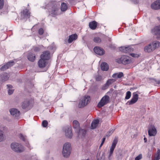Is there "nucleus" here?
I'll return each instance as SVG.
<instances>
[{
  "mask_svg": "<svg viewBox=\"0 0 160 160\" xmlns=\"http://www.w3.org/2000/svg\"><path fill=\"white\" fill-rule=\"evenodd\" d=\"M42 8L44 9L47 8L52 17H54L57 14L58 11L59 10V8L57 5L53 2H51L48 4L46 7H42Z\"/></svg>",
  "mask_w": 160,
  "mask_h": 160,
  "instance_id": "nucleus-1",
  "label": "nucleus"
},
{
  "mask_svg": "<svg viewBox=\"0 0 160 160\" xmlns=\"http://www.w3.org/2000/svg\"><path fill=\"white\" fill-rule=\"evenodd\" d=\"M71 148V144L69 142L65 143L63 146L62 151V154L66 158H68L70 155Z\"/></svg>",
  "mask_w": 160,
  "mask_h": 160,
  "instance_id": "nucleus-2",
  "label": "nucleus"
},
{
  "mask_svg": "<svg viewBox=\"0 0 160 160\" xmlns=\"http://www.w3.org/2000/svg\"><path fill=\"white\" fill-rule=\"evenodd\" d=\"M11 148L13 151L17 152L20 153L24 151L23 146L17 143H12L11 144Z\"/></svg>",
  "mask_w": 160,
  "mask_h": 160,
  "instance_id": "nucleus-3",
  "label": "nucleus"
},
{
  "mask_svg": "<svg viewBox=\"0 0 160 160\" xmlns=\"http://www.w3.org/2000/svg\"><path fill=\"white\" fill-rule=\"evenodd\" d=\"M109 101V97L108 95L103 97L98 104V107L101 108L108 103Z\"/></svg>",
  "mask_w": 160,
  "mask_h": 160,
  "instance_id": "nucleus-4",
  "label": "nucleus"
},
{
  "mask_svg": "<svg viewBox=\"0 0 160 160\" xmlns=\"http://www.w3.org/2000/svg\"><path fill=\"white\" fill-rule=\"evenodd\" d=\"M118 142V139L117 138H115L113 140L110 148L109 154L108 156V158L110 159V157L112 156L114 150Z\"/></svg>",
  "mask_w": 160,
  "mask_h": 160,
  "instance_id": "nucleus-5",
  "label": "nucleus"
},
{
  "mask_svg": "<svg viewBox=\"0 0 160 160\" xmlns=\"http://www.w3.org/2000/svg\"><path fill=\"white\" fill-rule=\"evenodd\" d=\"M148 133L150 136H155L157 134V130L153 125H150L148 127Z\"/></svg>",
  "mask_w": 160,
  "mask_h": 160,
  "instance_id": "nucleus-6",
  "label": "nucleus"
},
{
  "mask_svg": "<svg viewBox=\"0 0 160 160\" xmlns=\"http://www.w3.org/2000/svg\"><path fill=\"white\" fill-rule=\"evenodd\" d=\"M30 12L27 9L23 10L22 12H21V17L22 19L27 20L29 18L30 16Z\"/></svg>",
  "mask_w": 160,
  "mask_h": 160,
  "instance_id": "nucleus-7",
  "label": "nucleus"
},
{
  "mask_svg": "<svg viewBox=\"0 0 160 160\" xmlns=\"http://www.w3.org/2000/svg\"><path fill=\"white\" fill-rule=\"evenodd\" d=\"M138 99V95L136 92L133 93V96L131 99L128 101L127 104L128 103L129 105H131L136 103Z\"/></svg>",
  "mask_w": 160,
  "mask_h": 160,
  "instance_id": "nucleus-8",
  "label": "nucleus"
},
{
  "mask_svg": "<svg viewBox=\"0 0 160 160\" xmlns=\"http://www.w3.org/2000/svg\"><path fill=\"white\" fill-rule=\"evenodd\" d=\"M129 58V57L128 56L123 55L121 57L120 61L123 64H127L130 63L131 62V60Z\"/></svg>",
  "mask_w": 160,
  "mask_h": 160,
  "instance_id": "nucleus-9",
  "label": "nucleus"
},
{
  "mask_svg": "<svg viewBox=\"0 0 160 160\" xmlns=\"http://www.w3.org/2000/svg\"><path fill=\"white\" fill-rule=\"evenodd\" d=\"M152 31L153 34L157 36V38H160V25L155 26Z\"/></svg>",
  "mask_w": 160,
  "mask_h": 160,
  "instance_id": "nucleus-10",
  "label": "nucleus"
},
{
  "mask_svg": "<svg viewBox=\"0 0 160 160\" xmlns=\"http://www.w3.org/2000/svg\"><path fill=\"white\" fill-rule=\"evenodd\" d=\"M40 58L46 61L48 60L50 58V52L48 51H44L41 55Z\"/></svg>",
  "mask_w": 160,
  "mask_h": 160,
  "instance_id": "nucleus-11",
  "label": "nucleus"
},
{
  "mask_svg": "<svg viewBox=\"0 0 160 160\" xmlns=\"http://www.w3.org/2000/svg\"><path fill=\"white\" fill-rule=\"evenodd\" d=\"M93 50L95 53L99 55H102L104 53V50L99 47H95L93 49Z\"/></svg>",
  "mask_w": 160,
  "mask_h": 160,
  "instance_id": "nucleus-12",
  "label": "nucleus"
},
{
  "mask_svg": "<svg viewBox=\"0 0 160 160\" xmlns=\"http://www.w3.org/2000/svg\"><path fill=\"white\" fill-rule=\"evenodd\" d=\"M115 81L116 80L113 79H108L107 81L106 82L102 87V89L103 90H105L106 89L108 88L110 85H111L112 83L115 82Z\"/></svg>",
  "mask_w": 160,
  "mask_h": 160,
  "instance_id": "nucleus-13",
  "label": "nucleus"
},
{
  "mask_svg": "<svg viewBox=\"0 0 160 160\" xmlns=\"http://www.w3.org/2000/svg\"><path fill=\"white\" fill-rule=\"evenodd\" d=\"M151 7L154 10L160 9V0H158L153 2L151 4Z\"/></svg>",
  "mask_w": 160,
  "mask_h": 160,
  "instance_id": "nucleus-14",
  "label": "nucleus"
},
{
  "mask_svg": "<svg viewBox=\"0 0 160 160\" xmlns=\"http://www.w3.org/2000/svg\"><path fill=\"white\" fill-rule=\"evenodd\" d=\"M119 50L120 51L125 53L133 51V49L131 48L130 46L128 47H125L124 46L121 47L119 48Z\"/></svg>",
  "mask_w": 160,
  "mask_h": 160,
  "instance_id": "nucleus-15",
  "label": "nucleus"
},
{
  "mask_svg": "<svg viewBox=\"0 0 160 160\" xmlns=\"http://www.w3.org/2000/svg\"><path fill=\"white\" fill-rule=\"evenodd\" d=\"M11 114L15 117H18L20 115V112L17 109L13 108L10 110Z\"/></svg>",
  "mask_w": 160,
  "mask_h": 160,
  "instance_id": "nucleus-16",
  "label": "nucleus"
},
{
  "mask_svg": "<svg viewBox=\"0 0 160 160\" xmlns=\"http://www.w3.org/2000/svg\"><path fill=\"white\" fill-rule=\"evenodd\" d=\"M77 37L78 36L76 34H72L69 36V38L68 40L65 39V42H67L68 41V43H71L73 41L76 40Z\"/></svg>",
  "mask_w": 160,
  "mask_h": 160,
  "instance_id": "nucleus-17",
  "label": "nucleus"
},
{
  "mask_svg": "<svg viewBox=\"0 0 160 160\" xmlns=\"http://www.w3.org/2000/svg\"><path fill=\"white\" fill-rule=\"evenodd\" d=\"M47 61L46 60L40 58L38 62L39 67L40 68H42L45 67L47 63Z\"/></svg>",
  "mask_w": 160,
  "mask_h": 160,
  "instance_id": "nucleus-18",
  "label": "nucleus"
},
{
  "mask_svg": "<svg viewBox=\"0 0 160 160\" xmlns=\"http://www.w3.org/2000/svg\"><path fill=\"white\" fill-rule=\"evenodd\" d=\"M66 136L68 138H71L72 136V133L70 128H68L65 130Z\"/></svg>",
  "mask_w": 160,
  "mask_h": 160,
  "instance_id": "nucleus-19",
  "label": "nucleus"
},
{
  "mask_svg": "<svg viewBox=\"0 0 160 160\" xmlns=\"http://www.w3.org/2000/svg\"><path fill=\"white\" fill-rule=\"evenodd\" d=\"M78 137H81L82 138L84 137L86 133V130L84 129L80 128L78 131Z\"/></svg>",
  "mask_w": 160,
  "mask_h": 160,
  "instance_id": "nucleus-20",
  "label": "nucleus"
},
{
  "mask_svg": "<svg viewBox=\"0 0 160 160\" xmlns=\"http://www.w3.org/2000/svg\"><path fill=\"white\" fill-rule=\"evenodd\" d=\"M144 50L145 52H151L154 50V48H153L151 43L145 46L144 48Z\"/></svg>",
  "mask_w": 160,
  "mask_h": 160,
  "instance_id": "nucleus-21",
  "label": "nucleus"
},
{
  "mask_svg": "<svg viewBox=\"0 0 160 160\" xmlns=\"http://www.w3.org/2000/svg\"><path fill=\"white\" fill-rule=\"evenodd\" d=\"M101 70L103 71H107L109 69L108 64L105 62L102 63L100 65Z\"/></svg>",
  "mask_w": 160,
  "mask_h": 160,
  "instance_id": "nucleus-22",
  "label": "nucleus"
},
{
  "mask_svg": "<svg viewBox=\"0 0 160 160\" xmlns=\"http://www.w3.org/2000/svg\"><path fill=\"white\" fill-rule=\"evenodd\" d=\"M99 122V120L98 119L93 120L91 125V129H94L97 127L98 124Z\"/></svg>",
  "mask_w": 160,
  "mask_h": 160,
  "instance_id": "nucleus-23",
  "label": "nucleus"
},
{
  "mask_svg": "<svg viewBox=\"0 0 160 160\" xmlns=\"http://www.w3.org/2000/svg\"><path fill=\"white\" fill-rule=\"evenodd\" d=\"M0 77L2 81L4 82L8 80L9 78V75L8 73H4L1 75Z\"/></svg>",
  "mask_w": 160,
  "mask_h": 160,
  "instance_id": "nucleus-24",
  "label": "nucleus"
},
{
  "mask_svg": "<svg viewBox=\"0 0 160 160\" xmlns=\"http://www.w3.org/2000/svg\"><path fill=\"white\" fill-rule=\"evenodd\" d=\"M97 26V22L96 21H94L92 22H90L89 23V28L92 30L95 29Z\"/></svg>",
  "mask_w": 160,
  "mask_h": 160,
  "instance_id": "nucleus-25",
  "label": "nucleus"
},
{
  "mask_svg": "<svg viewBox=\"0 0 160 160\" xmlns=\"http://www.w3.org/2000/svg\"><path fill=\"white\" fill-rule=\"evenodd\" d=\"M30 104V102L29 101L25 100L22 102V109H24L28 108Z\"/></svg>",
  "mask_w": 160,
  "mask_h": 160,
  "instance_id": "nucleus-26",
  "label": "nucleus"
},
{
  "mask_svg": "<svg viewBox=\"0 0 160 160\" xmlns=\"http://www.w3.org/2000/svg\"><path fill=\"white\" fill-rule=\"evenodd\" d=\"M73 127L77 131L80 129L79 123L78 121L74 120L73 121Z\"/></svg>",
  "mask_w": 160,
  "mask_h": 160,
  "instance_id": "nucleus-27",
  "label": "nucleus"
},
{
  "mask_svg": "<svg viewBox=\"0 0 160 160\" xmlns=\"http://www.w3.org/2000/svg\"><path fill=\"white\" fill-rule=\"evenodd\" d=\"M153 48H154V50L156 48H158L160 45V42L158 41H154L151 43Z\"/></svg>",
  "mask_w": 160,
  "mask_h": 160,
  "instance_id": "nucleus-28",
  "label": "nucleus"
},
{
  "mask_svg": "<svg viewBox=\"0 0 160 160\" xmlns=\"http://www.w3.org/2000/svg\"><path fill=\"white\" fill-rule=\"evenodd\" d=\"M28 58L29 61L33 62L35 59V56L34 54L30 53L28 56Z\"/></svg>",
  "mask_w": 160,
  "mask_h": 160,
  "instance_id": "nucleus-29",
  "label": "nucleus"
},
{
  "mask_svg": "<svg viewBox=\"0 0 160 160\" xmlns=\"http://www.w3.org/2000/svg\"><path fill=\"white\" fill-rule=\"evenodd\" d=\"M83 101L86 103V105L90 102V97L88 95H85L82 98Z\"/></svg>",
  "mask_w": 160,
  "mask_h": 160,
  "instance_id": "nucleus-30",
  "label": "nucleus"
},
{
  "mask_svg": "<svg viewBox=\"0 0 160 160\" xmlns=\"http://www.w3.org/2000/svg\"><path fill=\"white\" fill-rule=\"evenodd\" d=\"M67 9V6L65 2H62L61 5V10L62 12L66 11Z\"/></svg>",
  "mask_w": 160,
  "mask_h": 160,
  "instance_id": "nucleus-31",
  "label": "nucleus"
},
{
  "mask_svg": "<svg viewBox=\"0 0 160 160\" xmlns=\"http://www.w3.org/2000/svg\"><path fill=\"white\" fill-rule=\"evenodd\" d=\"M86 106V103L83 101L81 98L79 102L78 107L79 108H82Z\"/></svg>",
  "mask_w": 160,
  "mask_h": 160,
  "instance_id": "nucleus-32",
  "label": "nucleus"
},
{
  "mask_svg": "<svg viewBox=\"0 0 160 160\" xmlns=\"http://www.w3.org/2000/svg\"><path fill=\"white\" fill-rule=\"evenodd\" d=\"M149 79L151 80V82L153 83L155 85L157 84H159L160 83V81L159 80H157L155 78H149Z\"/></svg>",
  "mask_w": 160,
  "mask_h": 160,
  "instance_id": "nucleus-33",
  "label": "nucleus"
},
{
  "mask_svg": "<svg viewBox=\"0 0 160 160\" xmlns=\"http://www.w3.org/2000/svg\"><path fill=\"white\" fill-rule=\"evenodd\" d=\"M7 88L9 89L8 91V94L9 95L12 94L13 92V91L12 89H10L12 87V86L10 85H7Z\"/></svg>",
  "mask_w": 160,
  "mask_h": 160,
  "instance_id": "nucleus-34",
  "label": "nucleus"
},
{
  "mask_svg": "<svg viewBox=\"0 0 160 160\" xmlns=\"http://www.w3.org/2000/svg\"><path fill=\"white\" fill-rule=\"evenodd\" d=\"M160 159V150L158 149L157 151L156 156L152 160H159Z\"/></svg>",
  "mask_w": 160,
  "mask_h": 160,
  "instance_id": "nucleus-35",
  "label": "nucleus"
},
{
  "mask_svg": "<svg viewBox=\"0 0 160 160\" xmlns=\"http://www.w3.org/2000/svg\"><path fill=\"white\" fill-rule=\"evenodd\" d=\"M93 40L94 42L97 43H100L101 42V39L98 37H94Z\"/></svg>",
  "mask_w": 160,
  "mask_h": 160,
  "instance_id": "nucleus-36",
  "label": "nucleus"
},
{
  "mask_svg": "<svg viewBox=\"0 0 160 160\" xmlns=\"http://www.w3.org/2000/svg\"><path fill=\"white\" fill-rule=\"evenodd\" d=\"M131 92L130 91H128L126 93V95L125 97L126 99H128L131 97Z\"/></svg>",
  "mask_w": 160,
  "mask_h": 160,
  "instance_id": "nucleus-37",
  "label": "nucleus"
},
{
  "mask_svg": "<svg viewBox=\"0 0 160 160\" xmlns=\"http://www.w3.org/2000/svg\"><path fill=\"white\" fill-rule=\"evenodd\" d=\"M3 139V132L0 129V142L2 141Z\"/></svg>",
  "mask_w": 160,
  "mask_h": 160,
  "instance_id": "nucleus-38",
  "label": "nucleus"
},
{
  "mask_svg": "<svg viewBox=\"0 0 160 160\" xmlns=\"http://www.w3.org/2000/svg\"><path fill=\"white\" fill-rule=\"evenodd\" d=\"M48 122L47 120H44L42 122V125L43 127H46L48 125Z\"/></svg>",
  "mask_w": 160,
  "mask_h": 160,
  "instance_id": "nucleus-39",
  "label": "nucleus"
},
{
  "mask_svg": "<svg viewBox=\"0 0 160 160\" xmlns=\"http://www.w3.org/2000/svg\"><path fill=\"white\" fill-rule=\"evenodd\" d=\"M15 64V62L13 61H11L8 62L7 64L8 67V68L12 66Z\"/></svg>",
  "mask_w": 160,
  "mask_h": 160,
  "instance_id": "nucleus-40",
  "label": "nucleus"
},
{
  "mask_svg": "<svg viewBox=\"0 0 160 160\" xmlns=\"http://www.w3.org/2000/svg\"><path fill=\"white\" fill-rule=\"evenodd\" d=\"M8 68V67L6 64L4 65L1 68V70L2 71H5Z\"/></svg>",
  "mask_w": 160,
  "mask_h": 160,
  "instance_id": "nucleus-41",
  "label": "nucleus"
},
{
  "mask_svg": "<svg viewBox=\"0 0 160 160\" xmlns=\"http://www.w3.org/2000/svg\"><path fill=\"white\" fill-rule=\"evenodd\" d=\"M102 79V77L100 75H97L96 77V79L97 81H100Z\"/></svg>",
  "mask_w": 160,
  "mask_h": 160,
  "instance_id": "nucleus-42",
  "label": "nucleus"
},
{
  "mask_svg": "<svg viewBox=\"0 0 160 160\" xmlns=\"http://www.w3.org/2000/svg\"><path fill=\"white\" fill-rule=\"evenodd\" d=\"M4 5L3 0H0V9H2Z\"/></svg>",
  "mask_w": 160,
  "mask_h": 160,
  "instance_id": "nucleus-43",
  "label": "nucleus"
},
{
  "mask_svg": "<svg viewBox=\"0 0 160 160\" xmlns=\"http://www.w3.org/2000/svg\"><path fill=\"white\" fill-rule=\"evenodd\" d=\"M117 155H118L120 156H122V151L121 149H119L118 150V152L116 153Z\"/></svg>",
  "mask_w": 160,
  "mask_h": 160,
  "instance_id": "nucleus-44",
  "label": "nucleus"
},
{
  "mask_svg": "<svg viewBox=\"0 0 160 160\" xmlns=\"http://www.w3.org/2000/svg\"><path fill=\"white\" fill-rule=\"evenodd\" d=\"M142 158V155L140 154L138 156H137L135 159V160H140Z\"/></svg>",
  "mask_w": 160,
  "mask_h": 160,
  "instance_id": "nucleus-45",
  "label": "nucleus"
},
{
  "mask_svg": "<svg viewBox=\"0 0 160 160\" xmlns=\"http://www.w3.org/2000/svg\"><path fill=\"white\" fill-rule=\"evenodd\" d=\"M123 76V73L122 72H120L119 73H117L118 78H121Z\"/></svg>",
  "mask_w": 160,
  "mask_h": 160,
  "instance_id": "nucleus-46",
  "label": "nucleus"
},
{
  "mask_svg": "<svg viewBox=\"0 0 160 160\" xmlns=\"http://www.w3.org/2000/svg\"><path fill=\"white\" fill-rule=\"evenodd\" d=\"M38 33L41 35L43 34V30L42 28H40L39 29Z\"/></svg>",
  "mask_w": 160,
  "mask_h": 160,
  "instance_id": "nucleus-47",
  "label": "nucleus"
},
{
  "mask_svg": "<svg viewBox=\"0 0 160 160\" xmlns=\"http://www.w3.org/2000/svg\"><path fill=\"white\" fill-rule=\"evenodd\" d=\"M130 55L133 57L138 58L139 56L138 55L133 53H131Z\"/></svg>",
  "mask_w": 160,
  "mask_h": 160,
  "instance_id": "nucleus-48",
  "label": "nucleus"
},
{
  "mask_svg": "<svg viewBox=\"0 0 160 160\" xmlns=\"http://www.w3.org/2000/svg\"><path fill=\"white\" fill-rule=\"evenodd\" d=\"M106 140V138L105 137H104V138H103L102 139V142L101 143L100 145V146H99V147L100 148L101 147L102 145H103V143H104L105 141V140Z\"/></svg>",
  "mask_w": 160,
  "mask_h": 160,
  "instance_id": "nucleus-49",
  "label": "nucleus"
},
{
  "mask_svg": "<svg viewBox=\"0 0 160 160\" xmlns=\"http://www.w3.org/2000/svg\"><path fill=\"white\" fill-rule=\"evenodd\" d=\"M19 137L23 141H25V139L22 134H20L19 135Z\"/></svg>",
  "mask_w": 160,
  "mask_h": 160,
  "instance_id": "nucleus-50",
  "label": "nucleus"
},
{
  "mask_svg": "<svg viewBox=\"0 0 160 160\" xmlns=\"http://www.w3.org/2000/svg\"><path fill=\"white\" fill-rule=\"evenodd\" d=\"M31 160H38L37 157L35 156H32L31 157Z\"/></svg>",
  "mask_w": 160,
  "mask_h": 160,
  "instance_id": "nucleus-51",
  "label": "nucleus"
},
{
  "mask_svg": "<svg viewBox=\"0 0 160 160\" xmlns=\"http://www.w3.org/2000/svg\"><path fill=\"white\" fill-rule=\"evenodd\" d=\"M34 50L35 51L38 52H39L40 50V49L38 47H35L34 48Z\"/></svg>",
  "mask_w": 160,
  "mask_h": 160,
  "instance_id": "nucleus-52",
  "label": "nucleus"
},
{
  "mask_svg": "<svg viewBox=\"0 0 160 160\" xmlns=\"http://www.w3.org/2000/svg\"><path fill=\"white\" fill-rule=\"evenodd\" d=\"M117 73H114L112 75V77L114 78H118V77H117Z\"/></svg>",
  "mask_w": 160,
  "mask_h": 160,
  "instance_id": "nucleus-53",
  "label": "nucleus"
},
{
  "mask_svg": "<svg viewBox=\"0 0 160 160\" xmlns=\"http://www.w3.org/2000/svg\"><path fill=\"white\" fill-rule=\"evenodd\" d=\"M131 1L135 4H137L139 2L138 0H131Z\"/></svg>",
  "mask_w": 160,
  "mask_h": 160,
  "instance_id": "nucleus-54",
  "label": "nucleus"
},
{
  "mask_svg": "<svg viewBox=\"0 0 160 160\" xmlns=\"http://www.w3.org/2000/svg\"><path fill=\"white\" fill-rule=\"evenodd\" d=\"M111 134H110V133H109V132H107V134H106V136L107 137H108L109 136H110V135H111Z\"/></svg>",
  "mask_w": 160,
  "mask_h": 160,
  "instance_id": "nucleus-55",
  "label": "nucleus"
},
{
  "mask_svg": "<svg viewBox=\"0 0 160 160\" xmlns=\"http://www.w3.org/2000/svg\"><path fill=\"white\" fill-rule=\"evenodd\" d=\"M144 142H147V138H146L145 137L144 138Z\"/></svg>",
  "mask_w": 160,
  "mask_h": 160,
  "instance_id": "nucleus-56",
  "label": "nucleus"
},
{
  "mask_svg": "<svg viewBox=\"0 0 160 160\" xmlns=\"http://www.w3.org/2000/svg\"><path fill=\"white\" fill-rule=\"evenodd\" d=\"M114 130L113 129H112V130H111L109 132V133H110V134H112Z\"/></svg>",
  "mask_w": 160,
  "mask_h": 160,
  "instance_id": "nucleus-57",
  "label": "nucleus"
},
{
  "mask_svg": "<svg viewBox=\"0 0 160 160\" xmlns=\"http://www.w3.org/2000/svg\"><path fill=\"white\" fill-rule=\"evenodd\" d=\"M157 18L160 22V18H159V17H157Z\"/></svg>",
  "mask_w": 160,
  "mask_h": 160,
  "instance_id": "nucleus-58",
  "label": "nucleus"
},
{
  "mask_svg": "<svg viewBox=\"0 0 160 160\" xmlns=\"http://www.w3.org/2000/svg\"><path fill=\"white\" fill-rule=\"evenodd\" d=\"M97 160H102V158L101 159H98Z\"/></svg>",
  "mask_w": 160,
  "mask_h": 160,
  "instance_id": "nucleus-59",
  "label": "nucleus"
}]
</instances>
